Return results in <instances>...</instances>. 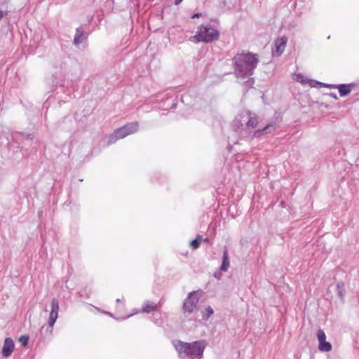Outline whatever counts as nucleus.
Segmentation results:
<instances>
[{
  "label": "nucleus",
  "mask_w": 359,
  "mask_h": 359,
  "mask_svg": "<svg viewBox=\"0 0 359 359\" xmlns=\"http://www.w3.org/2000/svg\"><path fill=\"white\" fill-rule=\"evenodd\" d=\"M258 125V119L257 117H250L246 123V126L250 128H254Z\"/></svg>",
  "instance_id": "2eb2a0df"
},
{
  "label": "nucleus",
  "mask_w": 359,
  "mask_h": 359,
  "mask_svg": "<svg viewBox=\"0 0 359 359\" xmlns=\"http://www.w3.org/2000/svg\"><path fill=\"white\" fill-rule=\"evenodd\" d=\"M58 317V312L50 311L48 324L50 327H53Z\"/></svg>",
  "instance_id": "4468645a"
},
{
  "label": "nucleus",
  "mask_w": 359,
  "mask_h": 359,
  "mask_svg": "<svg viewBox=\"0 0 359 359\" xmlns=\"http://www.w3.org/2000/svg\"><path fill=\"white\" fill-rule=\"evenodd\" d=\"M51 311H59V302L57 299H53L51 302Z\"/></svg>",
  "instance_id": "a211bd4d"
},
{
  "label": "nucleus",
  "mask_w": 359,
  "mask_h": 359,
  "mask_svg": "<svg viewBox=\"0 0 359 359\" xmlns=\"http://www.w3.org/2000/svg\"><path fill=\"white\" fill-rule=\"evenodd\" d=\"M2 16H3L2 12L0 11V19L2 18Z\"/></svg>",
  "instance_id": "5701e85b"
},
{
  "label": "nucleus",
  "mask_w": 359,
  "mask_h": 359,
  "mask_svg": "<svg viewBox=\"0 0 359 359\" xmlns=\"http://www.w3.org/2000/svg\"><path fill=\"white\" fill-rule=\"evenodd\" d=\"M182 1H183V0H175V5H178V4H180Z\"/></svg>",
  "instance_id": "4be33fe9"
},
{
  "label": "nucleus",
  "mask_w": 359,
  "mask_h": 359,
  "mask_svg": "<svg viewBox=\"0 0 359 359\" xmlns=\"http://www.w3.org/2000/svg\"><path fill=\"white\" fill-rule=\"evenodd\" d=\"M219 32L210 26L201 25L199 27L196 34L194 36L198 42L210 43L219 38Z\"/></svg>",
  "instance_id": "7ed1b4c3"
},
{
  "label": "nucleus",
  "mask_w": 359,
  "mask_h": 359,
  "mask_svg": "<svg viewBox=\"0 0 359 359\" xmlns=\"http://www.w3.org/2000/svg\"><path fill=\"white\" fill-rule=\"evenodd\" d=\"M272 128L273 130L275 129V126L273 123L267 124L264 128L257 130L255 132L254 135L256 137H259L262 135L270 133V129Z\"/></svg>",
  "instance_id": "9d476101"
},
{
  "label": "nucleus",
  "mask_w": 359,
  "mask_h": 359,
  "mask_svg": "<svg viewBox=\"0 0 359 359\" xmlns=\"http://www.w3.org/2000/svg\"><path fill=\"white\" fill-rule=\"evenodd\" d=\"M157 309V304L154 303H147L142 308L144 312L149 313Z\"/></svg>",
  "instance_id": "f8f14e48"
},
{
  "label": "nucleus",
  "mask_w": 359,
  "mask_h": 359,
  "mask_svg": "<svg viewBox=\"0 0 359 359\" xmlns=\"http://www.w3.org/2000/svg\"><path fill=\"white\" fill-rule=\"evenodd\" d=\"M82 37L83 32H81L79 29H77L74 39V43L76 45L79 44L82 41Z\"/></svg>",
  "instance_id": "dca6fc26"
},
{
  "label": "nucleus",
  "mask_w": 359,
  "mask_h": 359,
  "mask_svg": "<svg viewBox=\"0 0 359 359\" xmlns=\"http://www.w3.org/2000/svg\"><path fill=\"white\" fill-rule=\"evenodd\" d=\"M208 239H203L202 237L201 236H197L196 238L193 240L191 242V246L192 247L193 249H197L199 245H200V243L201 241H207Z\"/></svg>",
  "instance_id": "ddd939ff"
},
{
  "label": "nucleus",
  "mask_w": 359,
  "mask_h": 359,
  "mask_svg": "<svg viewBox=\"0 0 359 359\" xmlns=\"http://www.w3.org/2000/svg\"><path fill=\"white\" fill-rule=\"evenodd\" d=\"M19 341L23 346H26L28 342V337L27 336H22L20 337Z\"/></svg>",
  "instance_id": "aec40b11"
},
{
  "label": "nucleus",
  "mask_w": 359,
  "mask_h": 359,
  "mask_svg": "<svg viewBox=\"0 0 359 359\" xmlns=\"http://www.w3.org/2000/svg\"><path fill=\"white\" fill-rule=\"evenodd\" d=\"M201 16L200 13H195L191 16V18H198Z\"/></svg>",
  "instance_id": "412c9836"
},
{
  "label": "nucleus",
  "mask_w": 359,
  "mask_h": 359,
  "mask_svg": "<svg viewBox=\"0 0 359 359\" xmlns=\"http://www.w3.org/2000/svg\"><path fill=\"white\" fill-rule=\"evenodd\" d=\"M213 313V310L210 306H208L203 312V318L207 320Z\"/></svg>",
  "instance_id": "f3484780"
},
{
  "label": "nucleus",
  "mask_w": 359,
  "mask_h": 359,
  "mask_svg": "<svg viewBox=\"0 0 359 359\" xmlns=\"http://www.w3.org/2000/svg\"><path fill=\"white\" fill-rule=\"evenodd\" d=\"M296 81L302 83V84H306L309 83V81L305 78L303 75L301 74H297L296 75Z\"/></svg>",
  "instance_id": "6ab92c4d"
},
{
  "label": "nucleus",
  "mask_w": 359,
  "mask_h": 359,
  "mask_svg": "<svg viewBox=\"0 0 359 359\" xmlns=\"http://www.w3.org/2000/svg\"><path fill=\"white\" fill-rule=\"evenodd\" d=\"M287 39L285 36H282L280 38L277 39L275 41L274 45L276 48V53L278 55H281L286 46Z\"/></svg>",
  "instance_id": "6e6552de"
},
{
  "label": "nucleus",
  "mask_w": 359,
  "mask_h": 359,
  "mask_svg": "<svg viewBox=\"0 0 359 359\" xmlns=\"http://www.w3.org/2000/svg\"><path fill=\"white\" fill-rule=\"evenodd\" d=\"M353 87V84H341L337 86V89L340 96L344 97L351 93Z\"/></svg>",
  "instance_id": "1a4fd4ad"
},
{
  "label": "nucleus",
  "mask_w": 359,
  "mask_h": 359,
  "mask_svg": "<svg viewBox=\"0 0 359 359\" xmlns=\"http://www.w3.org/2000/svg\"><path fill=\"white\" fill-rule=\"evenodd\" d=\"M138 124L137 123H128L116 130L109 137L108 143L113 144L118 139H123L127 135L133 134L137 130Z\"/></svg>",
  "instance_id": "20e7f679"
},
{
  "label": "nucleus",
  "mask_w": 359,
  "mask_h": 359,
  "mask_svg": "<svg viewBox=\"0 0 359 359\" xmlns=\"http://www.w3.org/2000/svg\"><path fill=\"white\" fill-rule=\"evenodd\" d=\"M229 267V260L228 251L226 249L224 250L223 257H222V263L221 266V270L224 271H226Z\"/></svg>",
  "instance_id": "9b49d317"
},
{
  "label": "nucleus",
  "mask_w": 359,
  "mask_h": 359,
  "mask_svg": "<svg viewBox=\"0 0 359 359\" xmlns=\"http://www.w3.org/2000/svg\"><path fill=\"white\" fill-rule=\"evenodd\" d=\"M206 344L205 341H198L193 343H186L178 341L175 344V348L180 355H186L191 359L200 357L203 355Z\"/></svg>",
  "instance_id": "f03ea898"
},
{
  "label": "nucleus",
  "mask_w": 359,
  "mask_h": 359,
  "mask_svg": "<svg viewBox=\"0 0 359 359\" xmlns=\"http://www.w3.org/2000/svg\"><path fill=\"white\" fill-rule=\"evenodd\" d=\"M198 302V298L196 297V293L195 292L189 293V296L186 298L184 302V315L188 316L190 313H193L195 309L196 308Z\"/></svg>",
  "instance_id": "39448f33"
},
{
  "label": "nucleus",
  "mask_w": 359,
  "mask_h": 359,
  "mask_svg": "<svg viewBox=\"0 0 359 359\" xmlns=\"http://www.w3.org/2000/svg\"><path fill=\"white\" fill-rule=\"evenodd\" d=\"M15 348L14 342L10 337L6 338L4 343L2 349V355L4 357H8L11 355Z\"/></svg>",
  "instance_id": "0eeeda50"
},
{
  "label": "nucleus",
  "mask_w": 359,
  "mask_h": 359,
  "mask_svg": "<svg viewBox=\"0 0 359 359\" xmlns=\"http://www.w3.org/2000/svg\"><path fill=\"white\" fill-rule=\"evenodd\" d=\"M317 338L319 342L318 349L320 351L328 352L332 350V344L326 341V336L323 330H318L317 332Z\"/></svg>",
  "instance_id": "423d86ee"
},
{
  "label": "nucleus",
  "mask_w": 359,
  "mask_h": 359,
  "mask_svg": "<svg viewBox=\"0 0 359 359\" xmlns=\"http://www.w3.org/2000/svg\"><path fill=\"white\" fill-rule=\"evenodd\" d=\"M236 72L241 77L252 75L257 67L259 57L257 54L252 53H240L234 57Z\"/></svg>",
  "instance_id": "f257e3e1"
}]
</instances>
